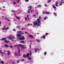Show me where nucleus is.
I'll list each match as a JSON object with an SVG mask.
<instances>
[{
  "label": "nucleus",
  "mask_w": 64,
  "mask_h": 64,
  "mask_svg": "<svg viewBox=\"0 0 64 64\" xmlns=\"http://www.w3.org/2000/svg\"><path fill=\"white\" fill-rule=\"evenodd\" d=\"M37 21H36L34 23V26L37 25L38 26H40L39 24H40L41 22L40 21V19L38 18L37 20Z\"/></svg>",
  "instance_id": "obj_1"
},
{
  "label": "nucleus",
  "mask_w": 64,
  "mask_h": 64,
  "mask_svg": "<svg viewBox=\"0 0 64 64\" xmlns=\"http://www.w3.org/2000/svg\"><path fill=\"white\" fill-rule=\"evenodd\" d=\"M8 38L12 40L14 39V38H15V37L13 36L10 35V36H8Z\"/></svg>",
  "instance_id": "obj_2"
},
{
  "label": "nucleus",
  "mask_w": 64,
  "mask_h": 64,
  "mask_svg": "<svg viewBox=\"0 0 64 64\" xmlns=\"http://www.w3.org/2000/svg\"><path fill=\"white\" fill-rule=\"evenodd\" d=\"M24 32H22L20 33V34H17V36L18 37H21V34H24Z\"/></svg>",
  "instance_id": "obj_3"
},
{
  "label": "nucleus",
  "mask_w": 64,
  "mask_h": 64,
  "mask_svg": "<svg viewBox=\"0 0 64 64\" xmlns=\"http://www.w3.org/2000/svg\"><path fill=\"white\" fill-rule=\"evenodd\" d=\"M19 46V47H21L23 49H24L25 48V47L24 46L22 45L21 44H19L18 45Z\"/></svg>",
  "instance_id": "obj_4"
},
{
  "label": "nucleus",
  "mask_w": 64,
  "mask_h": 64,
  "mask_svg": "<svg viewBox=\"0 0 64 64\" xmlns=\"http://www.w3.org/2000/svg\"><path fill=\"white\" fill-rule=\"evenodd\" d=\"M18 38H19V40H25V38L24 36H22V38H20V37H18Z\"/></svg>",
  "instance_id": "obj_5"
},
{
  "label": "nucleus",
  "mask_w": 64,
  "mask_h": 64,
  "mask_svg": "<svg viewBox=\"0 0 64 64\" xmlns=\"http://www.w3.org/2000/svg\"><path fill=\"white\" fill-rule=\"evenodd\" d=\"M29 55L30 54H27V55H25V54H24L23 56V57H28Z\"/></svg>",
  "instance_id": "obj_6"
},
{
  "label": "nucleus",
  "mask_w": 64,
  "mask_h": 64,
  "mask_svg": "<svg viewBox=\"0 0 64 64\" xmlns=\"http://www.w3.org/2000/svg\"><path fill=\"white\" fill-rule=\"evenodd\" d=\"M28 10V11H30V10L31 9V8H32V6H29L28 7V9H29Z\"/></svg>",
  "instance_id": "obj_7"
},
{
  "label": "nucleus",
  "mask_w": 64,
  "mask_h": 64,
  "mask_svg": "<svg viewBox=\"0 0 64 64\" xmlns=\"http://www.w3.org/2000/svg\"><path fill=\"white\" fill-rule=\"evenodd\" d=\"M60 5H62V3H63L64 2H63V0H61L60 1Z\"/></svg>",
  "instance_id": "obj_8"
},
{
  "label": "nucleus",
  "mask_w": 64,
  "mask_h": 64,
  "mask_svg": "<svg viewBox=\"0 0 64 64\" xmlns=\"http://www.w3.org/2000/svg\"><path fill=\"white\" fill-rule=\"evenodd\" d=\"M28 36L30 38H33V36L32 35H28Z\"/></svg>",
  "instance_id": "obj_9"
},
{
  "label": "nucleus",
  "mask_w": 64,
  "mask_h": 64,
  "mask_svg": "<svg viewBox=\"0 0 64 64\" xmlns=\"http://www.w3.org/2000/svg\"><path fill=\"white\" fill-rule=\"evenodd\" d=\"M4 46V47H9V46L7 45V44H5Z\"/></svg>",
  "instance_id": "obj_10"
},
{
  "label": "nucleus",
  "mask_w": 64,
  "mask_h": 64,
  "mask_svg": "<svg viewBox=\"0 0 64 64\" xmlns=\"http://www.w3.org/2000/svg\"><path fill=\"white\" fill-rule=\"evenodd\" d=\"M53 8H54V10L55 11V10H56V7L54 6H53Z\"/></svg>",
  "instance_id": "obj_11"
},
{
  "label": "nucleus",
  "mask_w": 64,
  "mask_h": 64,
  "mask_svg": "<svg viewBox=\"0 0 64 64\" xmlns=\"http://www.w3.org/2000/svg\"><path fill=\"white\" fill-rule=\"evenodd\" d=\"M27 18L28 19V20H29L30 19V18H29V15L28 14L27 15Z\"/></svg>",
  "instance_id": "obj_12"
},
{
  "label": "nucleus",
  "mask_w": 64,
  "mask_h": 64,
  "mask_svg": "<svg viewBox=\"0 0 64 64\" xmlns=\"http://www.w3.org/2000/svg\"><path fill=\"white\" fill-rule=\"evenodd\" d=\"M32 58L31 57H29L28 58V60H32Z\"/></svg>",
  "instance_id": "obj_13"
},
{
  "label": "nucleus",
  "mask_w": 64,
  "mask_h": 64,
  "mask_svg": "<svg viewBox=\"0 0 64 64\" xmlns=\"http://www.w3.org/2000/svg\"><path fill=\"white\" fill-rule=\"evenodd\" d=\"M9 29V27H8L6 28H3V30H8V29Z\"/></svg>",
  "instance_id": "obj_14"
},
{
  "label": "nucleus",
  "mask_w": 64,
  "mask_h": 64,
  "mask_svg": "<svg viewBox=\"0 0 64 64\" xmlns=\"http://www.w3.org/2000/svg\"><path fill=\"white\" fill-rule=\"evenodd\" d=\"M56 4H55V6H57V7H58V6L57 5V4H58V2H56Z\"/></svg>",
  "instance_id": "obj_15"
},
{
  "label": "nucleus",
  "mask_w": 64,
  "mask_h": 64,
  "mask_svg": "<svg viewBox=\"0 0 64 64\" xmlns=\"http://www.w3.org/2000/svg\"><path fill=\"white\" fill-rule=\"evenodd\" d=\"M20 42V43H25V42L23 40L21 41Z\"/></svg>",
  "instance_id": "obj_16"
},
{
  "label": "nucleus",
  "mask_w": 64,
  "mask_h": 64,
  "mask_svg": "<svg viewBox=\"0 0 64 64\" xmlns=\"http://www.w3.org/2000/svg\"><path fill=\"white\" fill-rule=\"evenodd\" d=\"M34 50H35V52L36 53V52H37V51L38 50V49H37L36 48L34 49Z\"/></svg>",
  "instance_id": "obj_17"
},
{
  "label": "nucleus",
  "mask_w": 64,
  "mask_h": 64,
  "mask_svg": "<svg viewBox=\"0 0 64 64\" xmlns=\"http://www.w3.org/2000/svg\"><path fill=\"white\" fill-rule=\"evenodd\" d=\"M6 38H3L2 40V41H3V40H6Z\"/></svg>",
  "instance_id": "obj_18"
},
{
  "label": "nucleus",
  "mask_w": 64,
  "mask_h": 64,
  "mask_svg": "<svg viewBox=\"0 0 64 64\" xmlns=\"http://www.w3.org/2000/svg\"><path fill=\"white\" fill-rule=\"evenodd\" d=\"M4 41L5 42H6V43H8L9 42V41H7L6 40H5Z\"/></svg>",
  "instance_id": "obj_19"
},
{
  "label": "nucleus",
  "mask_w": 64,
  "mask_h": 64,
  "mask_svg": "<svg viewBox=\"0 0 64 64\" xmlns=\"http://www.w3.org/2000/svg\"><path fill=\"white\" fill-rule=\"evenodd\" d=\"M7 52H8V54H11V53H10V52L9 51H7Z\"/></svg>",
  "instance_id": "obj_20"
},
{
  "label": "nucleus",
  "mask_w": 64,
  "mask_h": 64,
  "mask_svg": "<svg viewBox=\"0 0 64 64\" xmlns=\"http://www.w3.org/2000/svg\"><path fill=\"white\" fill-rule=\"evenodd\" d=\"M52 0H48V3H50V2H51V1Z\"/></svg>",
  "instance_id": "obj_21"
},
{
  "label": "nucleus",
  "mask_w": 64,
  "mask_h": 64,
  "mask_svg": "<svg viewBox=\"0 0 64 64\" xmlns=\"http://www.w3.org/2000/svg\"><path fill=\"white\" fill-rule=\"evenodd\" d=\"M4 61L3 60L1 61V63L2 64H4Z\"/></svg>",
  "instance_id": "obj_22"
},
{
  "label": "nucleus",
  "mask_w": 64,
  "mask_h": 64,
  "mask_svg": "<svg viewBox=\"0 0 64 64\" xmlns=\"http://www.w3.org/2000/svg\"><path fill=\"white\" fill-rule=\"evenodd\" d=\"M36 41L38 42H40V40H36Z\"/></svg>",
  "instance_id": "obj_23"
},
{
  "label": "nucleus",
  "mask_w": 64,
  "mask_h": 64,
  "mask_svg": "<svg viewBox=\"0 0 64 64\" xmlns=\"http://www.w3.org/2000/svg\"><path fill=\"white\" fill-rule=\"evenodd\" d=\"M45 36H42V37H43V38L44 39H45Z\"/></svg>",
  "instance_id": "obj_24"
},
{
  "label": "nucleus",
  "mask_w": 64,
  "mask_h": 64,
  "mask_svg": "<svg viewBox=\"0 0 64 64\" xmlns=\"http://www.w3.org/2000/svg\"><path fill=\"white\" fill-rule=\"evenodd\" d=\"M16 18H17L18 20H19L20 19V18H19V17H18L16 16Z\"/></svg>",
  "instance_id": "obj_25"
},
{
  "label": "nucleus",
  "mask_w": 64,
  "mask_h": 64,
  "mask_svg": "<svg viewBox=\"0 0 64 64\" xmlns=\"http://www.w3.org/2000/svg\"><path fill=\"white\" fill-rule=\"evenodd\" d=\"M46 14H50V13L48 12H46Z\"/></svg>",
  "instance_id": "obj_26"
},
{
  "label": "nucleus",
  "mask_w": 64,
  "mask_h": 64,
  "mask_svg": "<svg viewBox=\"0 0 64 64\" xmlns=\"http://www.w3.org/2000/svg\"><path fill=\"white\" fill-rule=\"evenodd\" d=\"M12 64H16V62H15L14 61V62H12Z\"/></svg>",
  "instance_id": "obj_27"
},
{
  "label": "nucleus",
  "mask_w": 64,
  "mask_h": 64,
  "mask_svg": "<svg viewBox=\"0 0 64 64\" xmlns=\"http://www.w3.org/2000/svg\"><path fill=\"white\" fill-rule=\"evenodd\" d=\"M18 51L19 53H20V49H19V48H18Z\"/></svg>",
  "instance_id": "obj_28"
},
{
  "label": "nucleus",
  "mask_w": 64,
  "mask_h": 64,
  "mask_svg": "<svg viewBox=\"0 0 64 64\" xmlns=\"http://www.w3.org/2000/svg\"><path fill=\"white\" fill-rule=\"evenodd\" d=\"M5 19H6V20H8V21H9V22H10V20H9L7 19V18H5Z\"/></svg>",
  "instance_id": "obj_29"
},
{
  "label": "nucleus",
  "mask_w": 64,
  "mask_h": 64,
  "mask_svg": "<svg viewBox=\"0 0 64 64\" xmlns=\"http://www.w3.org/2000/svg\"><path fill=\"white\" fill-rule=\"evenodd\" d=\"M54 15H56V14H57V13L56 12H54Z\"/></svg>",
  "instance_id": "obj_30"
},
{
  "label": "nucleus",
  "mask_w": 64,
  "mask_h": 64,
  "mask_svg": "<svg viewBox=\"0 0 64 64\" xmlns=\"http://www.w3.org/2000/svg\"><path fill=\"white\" fill-rule=\"evenodd\" d=\"M10 48H13V46L11 45L10 46Z\"/></svg>",
  "instance_id": "obj_31"
},
{
  "label": "nucleus",
  "mask_w": 64,
  "mask_h": 64,
  "mask_svg": "<svg viewBox=\"0 0 64 64\" xmlns=\"http://www.w3.org/2000/svg\"><path fill=\"white\" fill-rule=\"evenodd\" d=\"M25 1L26 2H28L29 1V0H25Z\"/></svg>",
  "instance_id": "obj_32"
},
{
  "label": "nucleus",
  "mask_w": 64,
  "mask_h": 64,
  "mask_svg": "<svg viewBox=\"0 0 64 64\" xmlns=\"http://www.w3.org/2000/svg\"><path fill=\"white\" fill-rule=\"evenodd\" d=\"M2 53V50H0V54H1V53Z\"/></svg>",
  "instance_id": "obj_33"
},
{
  "label": "nucleus",
  "mask_w": 64,
  "mask_h": 64,
  "mask_svg": "<svg viewBox=\"0 0 64 64\" xmlns=\"http://www.w3.org/2000/svg\"><path fill=\"white\" fill-rule=\"evenodd\" d=\"M37 7H41V5H39L37 6Z\"/></svg>",
  "instance_id": "obj_34"
},
{
  "label": "nucleus",
  "mask_w": 64,
  "mask_h": 64,
  "mask_svg": "<svg viewBox=\"0 0 64 64\" xmlns=\"http://www.w3.org/2000/svg\"><path fill=\"white\" fill-rule=\"evenodd\" d=\"M20 1V0H17V3H19V2Z\"/></svg>",
  "instance_id": "obj_35"
},
{
  "label": "nucleus",
  "mask_w": 64,
  "mask_h": 64,
  "mask_svg": "<svg viewBox=\"0 0 64 64\" xmlns=\"http://www.w3.org/2000/svg\"><path fill=\"white\" fill-rule=\"evenodd\" d=\"M15 55H16V56H17V53H15Z\"/></svg>",
  "instance_id": "obj_36"
},
{
  "label": "nucleus",
  "mask_w": 64,
  "mask_h": 64,
  "mask_svg": "<svg viewBox=\"0 0 64 64\" xmlns=\"http://www.w3.org/2000/svg\"><path fill=\"white\" fill-rule=\"evenodd\" d=\"M13 31H14V32L16 31V29H13Z\"/></svg>",
  "instance_id": "obj_37"
},
{
  "label": "nucleus",
  "mask_w": 64,
  "mask_h": 64,
  "mask_svg": "<svg viewBox=\"0 0 64 64\" xmlns=\"http://www.w3.org/2000/svg\"><path fill=\"white\" fill-rule=\"evenodd\" d=\"M21 31H20V32L18 31L17 32V33H21Z\"/></svg>",
  "instance_id": "obj_38"
},
{
  "label": "nucleus",
  "mask_w": 64,
  "mask_h": 64,
  "mask_svg": "<svg viewBox=\"0 0 64 64\" xmlns=\"http://www.w3.org/2000/svg\"><path fill=\"white\" fill-rule=\"evenodd\" d=\"M3 54H5V53L4 52H2V56H3Z\"/></svg>",
  "instance_id": "obj_39"
},
{
  "label": "nucleus",
  "mask_w": 64,
  "mask_h": 64,
  "mask_svg": "<svg viewBox=\"0 0 64 64\" xmlns=\"http://www.w3.org/2000/svg\"><path fill=\"white\" fill-rule=\"evenodd\" d=\"M31 44H30V46H30V48H31Z\"/></svg>",
  "instance_id": "obj_40"
},
{
  "label": "nucleus",
  "mask_w": 64,
  "mask_h": 64,
  "mask_svg": "<svg viewBox=\"0 0 64 64\" xmlns=\"http://www.w3.org/2000/svg\"><path fill=\"white\" fill-rule=\"evenodd\" d=\"M19 62H20V60H18L17 62V63H18Z\"/></svg>",
  "instance_id": "obj_41"
},
{
  "label": "nucleus",
  "mask_w": 64,
  "mask_h": 64,
  "mask_svg": "<svg viewBox=\"0 0 64 64\" xmlns=\"http://www.w3.org/2000/svg\"><path fill=\"white\" fill-rule=\"evenodd\" d=\"M44 54L45 55H46V52H45L44 53Z\"/></svg>",
  "instance_id": "obj_42"
},
{
  "label": "nucleus",
  "mask_w": 64,
  "mask_h": 64,
  "mask_svg": "<svg viewBox=\"0 0 64 64\" xmlns=\"http://www.w3.org/2000/svg\"><path fill=\"white\" fill-rule=\"evenodd\" d=\"M12 12H15V11H14V10H12Z\"/></svg>",
  "instance_id": "obj_43"
},
{
  "label": "nucleus",
  "mask_w": 64,
  "mask_h": 64,
  "mask_svg": "<svg viewBox=\"0 0 64 64\" xmlns=\"http://www.w3.org/2000/svg\"><path fill=\"white\" fill-rule=\"evenodd\" d=\"M16 2H14L13 3V4H16Z\"/></svg>",
  "instance_id": "obj_44"
},
{
  "label": "nucleus",
  "mask_w": 64,
  "mask_h": 64,
  "mask_svg": "<svg viewBox=\"0 0 64 64\" xmlns=\"http://www.w3.org/2000/svg\"><path fill=\"white\" fill-rule=\"evenodd\" d=\"M48 34V33H46L45 34V35L46 36V35H47Z\"/></svg>",
  "instance_id": "obj_45"
},
{
  "label": "nucleus",
  "mask_w": 64,
  "mask_h": 64,
  "mask_svg": "<svg viewBox=\"0 0 64 64\" xmlns=\"http://www.w3.org/2000/svg\"><path fill=\"white\" fill-rule=\"evenodd\" d=\"M18 54L19 55V56H20V54H19V53H18Z\"/></svg>",
  "instance_id": "obj_46"
},
{
  "label": "nucleus",
  "mask_w": 64,
  "mask_h": 64,
  "mask_svg": "<svg viewBox=\"0 0 64 64\" xmlns=\"http://www.w3.org/2000/svg\"><path fill=\"white\" fill-rule=\"evenodd\" d=\"M27 18H25V20H27Z\"/></svg>",
  "instance_id": "obj_47"
},
{
  "label": "nucleus",
  "mask_w": 64,
  "mask_h": 64,
  "mask_svg": "<svg viewBox=\"0 0 64 64\" xmlns=\"http://www.w3.org/2000/svg\"><path fill=\"white\" fill-rule=\"evenodd\" d=\"M44 5L45 6H46V7H47V6L46 4H45Z\"/></svg>",
  "instance_id": "obj_48"
},
{
  "label": "nucleus",
  "mask_w": 64,
  "mask_h": 64,
  "mask_svg": "<svg viewBox=\"0 0 64 64\" xmlns=\"http://www.w3.org/2000/svg\"><path fill=\"white\" fill-rule=\"evenodd\" d=\"M44 20H46V18H44Z\"/></svg>",
  "instance_id": "obj_49"
},
{
  "label": "nucleus",
  "mask_w": 64,
  "mask_h": 64,
  "mask_svg": "<svg viewBox=\"0 0 64 64\" xmlns=\"http://www.w3.org/2000/svg\"><path fill=\"white\" fill-rule=\"evenodd\" d=\"M17 26L16 27V28H19V26Z\"/></svg>",
  "instance_id": "obj_50"
},
{
  "label": "nucleus",
  "mask_w": 64,
  "mask_h": 64,
  "mask_svg": "<svg viewBox=\"0 0 64 64\" xmlns=\"http://www.w3.org/2000/svg\"><path fill=\"white\" fill-rule=\"evenodd\" d=\"M22 30H24V28H22Z\"/></svg>",
  "instance_id": "obj_51"
},
{
  "label": "nucleus",
  "mask_w": 64,
  "mask_h": 64,
  "mask_svg": "<svg viewBox=\"0 0 64 64\" xmlns=\"http://www.w3.org/2000/svg\"><path fill=\"white\" fill-rule=\"evenodd\" d=\"M28 26H30V24H28Z\"/></svg>",
  "instance_id": "obj_52"
},
{
  "label": "nucleus",
  "mask_w": 64,
  "mask_h": 64,
  "mask_svg": "<svg viewBox=\"0 0 64 64\" xmlns=\"http://www.w3.org/2000/svg\"><path fill=\"white\" fill-rule=\"evenodd\" d=\"M28 33V32H25V34H26Z\"/></svg>",
  "instance_id": "obj_53"
},
{
  "label": "nucleus",
  "mask_w": 64,
  "mask_h": 64,
  "mask_svg": "<svg viewBox=\"0 0 64 64\" xmlns=\"http://www.w3.org/2000/svg\"><path fill=\"white\" fill-rule=\"evenodd\" d=\"M28 13H30V11H28Z\"/></svg>",
  "instance_id": "obj_54"
},
{
  "label": "nucleus",
  "mask_w": 64,
  "mask_h": 64,
  "mask_svg": "<svg viewBox=\"0 0 64 64\" xmlns=\"http://www.w3.org/2000/svg\"><path fill=\"white\" fill-rule=\"evenodd\" d=\"M32 10H31L30 12H31V13H32Z\"/></svg>",
  "instance_id": "obj_55"
},
{
  "label": "nucleus",
  "mask_w": 64,
  "mask_h": 64,
  "mask_svg": "<svg viewBox=\"0 0 64 64\" xmlns=\"http://www.w3.org/2000/svg\"><path fill=\"white\" fill-rule=\"evenodd\" d=\"M2 48H3V46H1Z\"/></svg>",
  "instance_id": "obj_56"
},
{
  "label": "nucleus",
  "mask_w": 64,
  "mask_h": 64,
  "mask_svg": "<svg viewBox=\"0 0 64 64\" xmlns=\"http://www.w3.org/2000/svg\"><path fill=\"white\" fill-rule=\"evenodd\" d=\"M25 60H24V59H23L22 60V61H24Z\"/></svg>",
  "instance_id": "obj_57"
},
{
  "label": "nucleus",
  "mask_w": 64,
  "mask_h": 64,
  "mask_svg": "<svg viewBox=\"0 0 64 64\" xmlns=\"http://www.w3.org/2000/svg\"><path fill=\"white\" fill-rule=\"evenodd\" d=\"M3 2H5V1H6L5 0H4L3 1Z\"/></svg>",
  "instance_id": "obj_58"
},
{
  "label": "nucleus",
  "mask_w": 64,
  "mask_h": 64,
  "mask_svg": "<svg viewBox=\"0 0 64 64\" xmlns=\"http://www.w3.org/2000/svg\"><path fill=\"white\" fill-rule=\"evenodd\" d=\"M9 54H8V56H9Z\"/></svg>",
  "instance_id": "obj_59"
},
{
  "label": "nucleus",
  "mask_w": 64,
  "mask_h": 64,
  "mask_svg": "<svg viewBox=\"0 0 64 64\" xmlns=\"http://www.w3.org/2000/svg\"><path fill=\"white\" fill-rule=\"evenodd\" d=\"M43 14H45V12H43Z\"/></svg>",
  "instance_id": "obj_60"
},
{
  "label": "nucleus",
  "mask_w": 64,
  "mask_h": 64,
  "mask_svg": "<svg viewBox=\"0 0 64 64\" xmlns=\"http://www.w3.org/2000/svg\"><path fill=\"white\" fill-rule=\"evenodd\" d=\"M39 19H41V17H39Z\"/></svg>",
  "instance_id": "obj_61"
},
{
  "label": "nucleus",
  "mask_w": 64,
  "mask_h": 64,
  "mask_svg": "<svg viewBox=\"0 0 64 64\" xmlns=\"http://www.w3.org/2000/svg\"><path fill=\"white\" fill-rule=\"evenodd\" d=\"M5 27H6L5 26H4V28H5Z\"/></svg>",
  "instance_id": "obj_62"
},
{
  "label": "nucleus",
  "mask_w": 64,
  "mask_h": 64,
  "mask_svg": "<svg viewBox=\"0 0 64 64\" xmlns=\"http://www.w3.org/2000/svg\"><path fill=\"white\" fill-rule=\"evenodd\" d=\"M1 23V22L0 21V25Z\"/></svg>",
  "instance_id": "obj_63"
},
{
  "label": "nucleus",
  "mask_w": 64,
  "mask_h": 64,
  "mask_svg": "<svg viewBox=\"0 0 64 64\" xmlns=\"http://www.w3.org/2000/svg\"><path fill=\"white\" fill-rule=\"evenodd\" d=\"M4 52H7V51H6L5 50H4Z\"/></svg>",
  "instance_id": "obj_64"
}]
</instances>
